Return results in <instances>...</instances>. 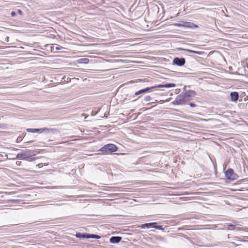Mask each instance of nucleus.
Masks as SVG:
<instances>
[{"instance_id":"nucleus-1","label":"nucleus","mask_w":248,"mask_h":248,"mask_svg":"<svg viewBox=\"0 0 248 248\" xmlns=\"http://www.w3.org/2000/svg\"><path fill=\"white\" fill-rule=\"evenodd\" d=\"M118 149V148L115 144L108 143L105 145L98 151L106 154H109L113 152H116Z\"/></svg>"},{"instance_id":"nucleus-2","label":"nucleus","mask_w":248,"mask_h":248,"mask_svg":"<svg viewBox=\"0 0 248 248\" xmlns=\"http://www.w3.org/2000/svg\"><path fill=\"white\" fill-rule=\"evenodd\" d=\"M57 129L56 128H27V131L31 133H55L57 132Z\"/></svg>"},{"instance_id":"nucleus-3","label":"nucleus","mask_w":248,"mask_h":248,"mask_svg":"<svg viewBox=\"0 0 248 248\" xmlns=\"http://www.w3.org/2000/svg\"><path fill=\"white\" fill-rule=\"evenodd\" d=\"M187 102V100L183 93H182L176 97L172 103L174 105H183L186 104Z\"/></svg>"},{"instance_id":"nucleus-4","label":"nucleus","mask_w":248,"mask_h":248,"mask_svg":"<svg viewBox=\"0 0 248 248\" xmlns=\"http://www.w3.org/2000/svg\"><path fill=\"white\" fill-rule=\"evenodd\" d=\"M225 175L227 179L230 180H235L238 178V175L234 172L232 169L229 168L225 172Z\"/></svg>"},{"instance_id":"nucleus-5","label":"nucleus","mask_w":248,"mask_h":248,"mask_svg":"<svg viewBox=\"0 0 248 248\" xmlns=\"http://www.w3.org/2000/svg\"><path fill=\"white\" fill-rule=\"evenodd\" d=\"M186 63V59L184 58L175 57L173 59L172 64L179 66H182Z\"/></svg>"},{"instance_id":"nucleus-6","label":"nucleus","mask_w":248,"mask_h":248,"mask_svg":"<svg viewBox=\"0 0 248 248\" xmlns=\"http://www.w3.org/2000/svg\"><path fill=\"white\" fill-rule=\"evenodd\" d=\"M155 86H151L149 87H146L145 88L141 89L136 92L135 93L134 95L132 96V97H134L135 96H138L139 95H141L143 93H146L148 92H150L151 90L154 89H155Z\"/></svg>"},{"instance_id":"nucleus-7","label":"nucleus","mask_w":248,"mask_h":248,"mask_svg":"<svg viewBox=\"0 0 248 248\" xmlns=\"http://www.w3.org/2000/svg\"><path fill=\"white\" fill-rule=\"evenodd\" d=\"M183 93L187 101L191 100V98L196 95V92L193 90H186L185 92H183Z\"/></svg>"},{"instance_id":"nucleus-8","label":"nucleus","mask_w":248,"mask_h":248,"mask_svg":"<svg viewBox=\"0 0 248 248\" xmlns=\"http://www.w3.org/2000/svg\"><path fill=\"white\" fill-rule=\"evenodd\" d=\"M183 24H178V27H184L187 28H198V26L195 24L194 23L190 22H184L183 21Z\"/></svg>"},{"instance_id":"nucleus-9","label":"nucleus","mask_w":248,"mask_h":248,"mask_svg":"<svg viewBox=\"0 0 248 248\" xmlns=\"http://www.w3.org/2000/svg\"><path fill=\"white\" fill-rule=\"evenodd\" d=\"M155 222H150L146 223L139 226V228L140 229H150V228H154V225H155Z\"/></svg>"},{"instance_id":"nucleus-10","label":"nucleus","mask_w":248,"mask_h":248,"mask_svg":"<svg viewBox=\"0 0 248 248\" xmlns=\"http://www.w3.org/2000/svg\"><path fill=\"white\" fill-rule=\"evenodd\" d=\"M176 86V84L173 83H167L164 84H159L157 85H155V88H173L175 87Z\"/></svg>"},{"instance_id":"nucleus-11","label":"nucleus","mask_w":248,"mask_h":248,"mask_svg":"<svg viewBox=\"0 0 248 248\" xmlns=\"http://www.w3.org/2000/svg\"><path fill=\"white\" fill-rule=\"evenodd\" d=\"M178 49L179 50H183L188 52L196 54L198 55H202L204 53V52L203 51H195L189 49L183 48L182 47H179L178 48Z\"/></svg>"},{"instance_id":"nucleus-12","label":"nucleus","mask_w":248,"mask_h":248,"mask_svg":"<svg viewBox=\"0 0 248 248\" xmlns=\"http://www.w3.org/2000/svg\"><path fill=\"white\" fill-rule=\"evenodd\" d=\"M122 239L121 236H112L109 238V242L112 244H117L121 241Z\"/></svg>"},{"instance_id":"nucleus-13","label":"nucleus","mask_w":248,"mask_h":248,"mask_svg":"<svg viewBox=\"0 0 248 248\" xmlns=\"http://www.w3.org/2000/svg\"><path fill=\"white\" fill-rule=\"evenodd\" d=\"M231 101L235 102L238 100L239 98V94L236 92H232L230 94Z\"/></svg>"},{"instance_id":"nucleus-14","label":"nucleus","mask_w":248,"mask_h":248,"mask_svg":"<svg viewBox=\"0 0 248 248\" xmlns=\"http://www.w3.org/2000/svg\"><path fill=\"white\" fill-rule=\"evenodd\" d=\"M89 59L88 58H81L77 61V63H83L87 64L89 62Z\"/></svg>"},{"instance_id":"nucleus-15","label":"nucleus","mask_w":248,"mask_h":248,"mask_svg":"<svg viewBox=\"0 0 248 248\" xmlns=\"http://www.w3.org/2000/svg\"><path fill=\"white\" fill-rule=\"evenodd\" d=\"M34 156H35V155H29L28 156H25V157H23L21 159L23 160L28 161H32L34 160L35 159Z\"/></svg>"},{"instance_id":"nucleus-16","label":"nucleus","mask_w":248,"mask_h":248,"mask_svg":"<svg viewBox=\"0 0 248 248\" xmlns=\"http://www.w3.org/2000/svg\"><path fill=\"white\" fill-rule=\"evenodd\" d=\"M56 45L57 46L56 47H55L54 46L51 47V51L52 52H56V51L57 50H61L63 48V47H62L59 45Z\"/></svg>"},{"instance_id":"nucleus-17","label":"nucleus","mask_w":248,"mask_h":248,"mask_svg":"<svg viewBox=\"0 0 248 248\" xmlns=\"http://www.w3.org/2000/svg\"><path fill=\"white\" fill-rule=\"evenodd\" d=\"M10 230L6 226H0V232H9Z\"/></svg>"},{"instance_id":"nucleus-18","label":"nucleus","mask_w":248,"mask_h":248,"mask_svg":"<svg viewBox=\"0 0 248 248\" xmlns=\"http://www.w3.org/2000/svg\"><path fill=\"white\" fill-rule=\"evenodd\" d=\"M28 155L27 152H23L21 153H18L16 155V158H18L20 160L23 157L26 156Z\"/></svg>"},{"instance_id":"nucleus-19","label":"nucleus","mask_w":248,"mask_h":248,"mask_svg":"<svg viewBox=\"0 0 248 248\" xmlns=\"http://www.w3.org/2000/svg\"><path fill=\"white\" fill-rule=\"evenodd\" d=\"M232 222L233 224L228 223L226 224V226H227L228 227L232 228V230L234 229L236 225H238L236 221H233Z\"/></svg>"},{"instance_id":"nucleus-20","label":"nucleus","mask_w":248,"mask_h":248,"mask_svg":"<svg viewBox=\"0 0 248 248\" xmlns=\"http://www.w3.org/2000/svg\"><path fill=\"white\" fill-rule=\"evenodd\" d=\"M75 236L81 239H85V233L77 232L75 234Z\"/></svg>"},{"instance_id":"nucleus-21","label":"nucleus","mask_w":248,"mask_h":248,"mask_svg":"<svg viewBox=\"0 0 248 248\" xmlns=\"http://www.w3.org/2000/svg\"><path fill=\"white\" fill-rule=\"evenodd\" d=\"M155 225H154V228H155L156 229L159 230L164 231V229L163 228L162 226L158 225V223L157 222H155Z\"/></svg>"},{"instance_id":"nucleus-22","label":"nucleus","mask_w":248,"mask_h":248,"mask_svg":"<svg viewBox=\"0 0 248 248\" xmlns=\"http://www.w3.org/2000/svg\"><path fill=\"white\" fill-rule=\"evenodd\" d=\"M101 238V236L95 234H91V238L99 239Z\"/></svg>"},{"instance_id":"nucleus-23","label":"nucleus","mask_w":248,"mask_h":248,"mask_svg":"<svg viewBox=\"0 0 248 248\" xmlns=\"http://www.w3.org/2000/svg\"><path fill=\"white\" fill-rule=\"evenodd\" d=\"M152 100V97L149 96V95H147V96H146L144 98V101L145 102H148V101H150Z\"/></svg>"},{"instance_id":"nucleus-24","label":"nucleus","mask_w":248,"mask_h":248,"mask_svg":"<svg viewBox=\"0 0 248 248\" xmlns=\"http://www.w3.org/2000/svg\"><path fill=\"white\" fill-rule=\"evenodd\" d=\"M91 238V234L88 233H85V239Z\"/></svg>"},{"instance_id":"nucleus-25","label":"nucleus","mask_w":248,"mask_h":248,"mask_svg":"<svg viewBox=\"0 0 248 248\" xmlns=\"http://www.w3.org/2000/svg\"><path fill=\"white\" fill-rule=\"evenodd\" d=\"M10 202H11L12 203H16L18 202V200L17 199H11L9 200Z\"/></svg>"},{"instance_id":"nucleus-26","label":"nucleus","mask_w":248,"mask_h":248,"mask_svg":"<svg viewBox=\"0 0 248 248\" xmlns=\"http://www.w3.org/2000/svg\"><path fill=\"white\" fill-rule=\"evenodd\" d=\"M188 104L192 108H193V107H195L196 106V104L193 102H190L188 103Z\"/></svg>"},{"instance_id":"nucleus-27","label":"nucleus","mask_w":248,"mask_h":248,"mask_svg":"<svg viewBox=\"0 0 248 248\" xmlns=\"http://www.w3.org/2000/svg\"><path fill=\"white\" fill-rule=\"evenodd\" d=\"M16 15V13L15 11H12L11 12V16L12 17H15Z\"/></svg>"},{"instance_id":"nucleus-28","label":"nucleus","mask_w":248,"mask_h":248,"mask_svg":"<svg viewBox=\"0 0 248 248\" xmlns=\"http://www.w3.org/2000/svg\"><path fill=\"white\" fill-rule=\"evenodd\" d=\"M22 140V138L20 136H19L17 137V140H16V141L17 142H20L21 140Z\"/></svg>"},{"instance_id":"nucleus-29","label":"nucleus","mask_w":248,"mask_h":248,"mask_svg":"<svg viewBox=\"0 0 248 248\" xmlns=\"http://www.w3.org/2000/svg\"><path fill=\"white\" fill-rule=\"evenodd\" d=\"M235 246L236 247L237 245L234 242H231L230 243V246Z\"/></svg>"},{"instance_id":"nucleus-30","label":"nucleus","mask_w":248,"mask_h":248,"mask_svg":"<svg viewBox=\"0 0 248 248\" xmlns=\"http://www.w3.org/2000/svg\"><path fill=\"white\" fill-rule=\"evenodd\" d=\"M21 162L20 161H16V166H20L21 165Z\"/></svg>"},{"instance_id":"nucleus-31","label":"nucleus","mask_w":248,"mask_h":248,"mask_svg":"<svg viewBox=\"0 0 248 248\" xmlns=\"http://www.w3.org/2000/svg\"><path fill=\"white\" fill-rule=\"evenodd\" d=\"M17 13L20 15H22L23 14L22 11L20 9L17 10Z\"/></svg>"},{"instance_id":"nucleus-32","label":"nucleus","mask_w":248,"mask_h":248,"mask_svg":"<svg viewBox=\"0 0 248 248\" xmlns=\"http://www.w3.org/2000/svg\"><path fill=\"white\" fill-rule=\"evenodd\" d=\"M62 188V186H53L52 188L54 189V188Z\"/></svg>"},{"instance_id":"nucleus-33","label":"nucleus","mask_w":248,"mask_h":248,"mask_svg":"<svg viewBox=\"0 0 248 248\" xmlns=\"http://www.w3.org/2000/svg\"><path fill=\"white\" fill-rule=\"evenodd\" d=\"M4 127V124H0V128H3Z\"/></svg>"},{"instance_id":"nucleus-34","label":"nucleus","mask_w":248,"mask_h":248,"mask_svg":"<svg viewBox=\"0 0 248 248\" xmlns=\"http://www.w3.org/2000/svg\"><path fill=\"white\" fill-rule=\"evenodd\" d=\"M49 204V205H54V204H53V203H50V204ZM55 205H57V206H58V205H60V204H55Z\"/></svg>"},{"instance_id":"nucleus-35","label":"nucleus","mask_w":248,"mask_h":248,"mask_svg":"<svg viewBox=\"0 0 248 248\" xmlns=\"http://www.w3.org/2000/svg\"><path fill=\"white\" fill-rule=\"evenodd\" d=\"M140 96H139L137 99H134V100H133V101H136V100H138L139 98H140Z\"/></svg>"},{"instance_id":"nucleus-36","label":"nucleus","mask_w":248,"mask_h":248,"mask_svg":"<svg viewBox=\"0 0 248 248\" xmlns=\"http://www.w3.org/2000/svg\"><path fill=\"white\" fill-rule=\"evenodd\" d=\"M3 156L2 154H0V157H2Z\"/></svg>"},{"instance_id":"nucleus-37","label":"nucleus","mask_w":248,"mask_h":248,"mask_svg":"<svg viewBox=\"0 0 248 248\" xmlns=\"http://www.w3.org/2000/svg\"><path fill=\"white\" fill-rule=\"evenodd\" d=\"M7 157H8L7 155L5 154V157H6V159H7Z\"/></svg>"}]
</instances>
